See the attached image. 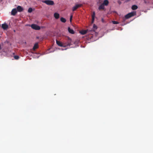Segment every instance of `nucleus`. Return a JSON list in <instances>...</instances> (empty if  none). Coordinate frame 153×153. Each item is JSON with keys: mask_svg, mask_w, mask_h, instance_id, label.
Returning a JSON list of instances; mask_svg holds the SVG:
<instances>
[{"mask_svg": "<svg viewBox=\"0 0 153 153\" xmlns=\"http://www.w3.org/2000/svg\"><path fill=\"white\" fill-rule=\"evenodd\" d=\"M71 39L69 37L68 38V40L66 42H64L63 43L64 44V47H66L68 46H70L71 45Z\"/></svg>", "mask_w": 153, "mask_h": 153, "instance_id": "1", "label": "nucleus"}, {"mask_svg": "<svg viewBox=\"0 0 153 153\" xmlns=\"http://www.w3.org/2000/svg\"><path fill=\"white\" fill-rule=\"evenodd\" d=\"M42 2L48 5H53L54 4L53 1L52 0H45L43 1Z\"/></svg>", "mask_w": 153, "mask_h": 153, "instance_id": "2", "label": "nucleus"}, {"mask_svg": "<svg viewBox=\"0 0 153 153\" xmlns=\"http://www.w3.org/2000/svg\"><path fill=\"white\" fill-rule=\"evenodd\" d=\"M31 27L32 28L35 30H39L40 29V27L39 26L35 24L31 25Z\"/></svg>", "mask_w": 153, "mask_h": 153, "instance_id": "3", "label": "nucleus"}, {"mask_svg": "<svg viewBox=\"0 0 153 153\" xmlns=\"http://www.w3.org/2000/svg\"><path fill=\"white\" fill-rule=\"evenodd\" d=\"M82 6V4H76L73 7L72 10L73 11H74L76 10L77 8L81 7Z\"/></svg>", "mask_w": 153, "mask_h": 153, "instance_id": "4", "label": "nucleus"}, {"mask_svg": "<svg viewBox=\"0 0 153 153\" xmlns=\"http://www.w3.org/2000/svg\"><path fill=\"white\" fill-rule=\"evenodd\" d=\"M134 13L133 12L129 13L125 16V18L126 19H128L133 16H134Z\"/></svg>", "mask_w": 153, "mask_h": 153, "instance_id": "5", "label": "nucleus"}, {"mask_svg": "<svg viewBox=\"0 0 153 153\" xmlns=\"http://www.w3.org/2000/svg\"><path fill=\"white\" fill-rule=\"evenodd\" d=\"M17 11L16 8L13 9L11 12V15L13 16H15L17 13Z\"/></svg>", "mask_w": 153, "mask_h": 153, "instance_id": "6", "label": "nucleus"}, {"mask_svg": "<svg viewBox=\"0 0 153 153\" xmlns=\"http://www.w3.org/2000/svg\"><path fill=\"white\" fill-rule=\"evenodd\" d=\"M17 10L19 12H21L23 10V8L21 6H18L17 7Z\"/></svg>", "mask_w": 153, "mask_h": 153, "instance_id": "7", "label": "nucleus"}, {"mask_svg": "<svg viewBox=\"0 0 153 153\" xmlns=\"http://www.w3.org/2000/svg\"><path fill=\"white\" fill-rule=\"evenodd\" d=\"M1 27L4 30H6L8 28V26L6 24L4 23L1 25Z\"/></svg>", "mask_w": 153, "mask_h": 153, "instance_id": "8", "label": "nucleus"}, {"mask_svg": "<svg viewBox=\"0 0 153 153\" xmlns=\"http://www.w3.org/2000/svg\"><path fill=\"white\" fill-rule=\"evenodd\" d=\"M56 43L58 46L60 47H64V44L63 43L61 42L58 40H56Z\"/></svg>", "mask_w": 153, "mask_h": 153, "instance_id": "9", "label": "nucleus"}, {"mask_svg": "<svg viewBox=\"0 0 153 153\" xmlns=\"http://www.w3.org/2000/svg\"><path fill=\"white\" fill-rule=\"evenodd\" d=\"M95 16V13L94 12H93V14L92 15V23H93L94 20Z\"/></svg>", "mask_w": 153, "mask_h": 153, "instance_id": "10", "label": "nucleus"}, {"mask_svg": "<svg viewBox=\"0 0 153 153\" xmlns=\"http://www.w3.org/2000/svg\"><path fill=\"white\" fill-rule=\"evenodd\" d=\"M38 48V45L37 43H35L33 48V50H35L36 49Z\"/></svg>", "mask_w": 153, "mask_h": 153, "instance_id": "11", "label": "nucleus"}, {"mask_svg": "<svg viewBox=\"0 0 153 153\" xmlns=\"http://www.w3.org/2000/svg\"><path fill=\"white\" fill-rule=\"evenodd\" d=\"M68 30L69 33L71 34H74V30L72 29H71L70 27L68 28Z\"/></svg>", "mask_w": 153, "mask_h": 153, "instance_id": "12", "label": "nucleus"}, {"mask_svg": "<svg viewBox=\"0 0 153 153\" xmlns=\"http://www.w3.org/2000/svg\"><path fill=\"white\" fill-rule=\"evenodd\" d=\"M54 17L56 19H58L59 17V14L57 13H55L54 14Z\"/></svg>", "mask_w": 153, "mask_h": 153, "instance_id": "13", "label": "nucleus"}, {"mask_svg": "<svg viewBox=\"0 0 153 153\" xmlns=\"http://www.w3.org/2000/svg\"><path fill=\"white\" fill-rule=\"evenodd\" d=\"M108 3L109 2L108 0H105L102 4H103L104 5L107 6L108 4Z\"/></svg>", "mask_w": 153, "mask_h": 153, "instance_id": "14", "label": "nucleus"}, {"mask_svg": "<svg viewBox=\"0 0 153 153\" xmlns=\"http://www.w3.org/2000/svg\"><path fill=\"white\" fill-rule=\"evenodd\" d=\"M105 8L104 5L102 4L101 5H100L99 7V9L100 10H103Z\"/></svg>", "mask_w": 153, "mask_h": 153, "instance_id": "15", "label": "nucleus"}, {"mask_svg": "<svg viewBox=\"0 0 153 153\" xmlns=\"http://www.w3.org/2000/svg\"><path fill=\"white\" fill-rule=\"evenodd\" d=\"M88 30H82L80 32V33L82 35H84L86 34Z\"/></svg>", "mask_w": 153, "mask_h": 153, "instance_id": "16", "label": "nucleus"}, {"mask_svg": "<svg viewBox=\"0 0 153 153\" xmlns=\"http://www.w3.org/2000/svg\"><path fill=\"white\" fill-rule=\"evenodd\" d=\"M137 8H138V7H137V6L134 5H133L132 6L131 8L133 10H135L136 9H137Z\"/></svg>", "mask_w": 153, "mask_h": 153, "instance_id": "17", "label": "nucleus"}, {"mask_svg": "<svg viewBox=\"0 0 153 153\" xmlns=\"http://www.w3.org/2000/svg\"><path fill=\"white\" fill-rule=\"evenodd\" d=\"M60 21L62 22L65 23L66 22V20L63 17H61L60 18Z\"/></svg>", "mask_w": 153, "mask_h": 153, "instance_id": "18", "label": "nucleus"}, {"mask_svg": "<svg viewBox=\"0 0 153 153\" xmlns=\"http://www.w3.org/2000/svg\"><path fill=\"white\" fill-rule=\"evenodd\" d=\"M93 28V30L94 31L97 28V26L95 25H94Z\"/></svg>", "mask_w": 153, "mask_h": 153, "instance_id": "19", "label": "nucleus"}, {"mask_svg": "<svg viewBox=\"0 0 153 153\" xmlns=\"http://www.w3.org/2000/svg\"><path fill=\"white\" fill-rule=\"evenodd\" d=\"M14 58L16 59L17 60L19 58V56H14Z\"/></svg>", "mask_w": 153, "mask_h": 153, "instance_id": "20", "label": "nucleus"}, {"mask_svg": "<svg viewBox=\"0 0 153 153\" xmlns=\"http://www.w3.org/2000/svg\"><path fill=\"white\" fill-rule=\"evenodd\" d=\"M112 22L114 24H117L119 23L117 22L114 21H112Z\"/></svg>", "mask_w": 153, "mask_h": 153, "instance_id": "21", "label": "nucleus"}, {"mask_svg": "<svg viewBox=\"0 0 153 153\" xmlns=\"http://www.w3.org/2000/svg\"><path fill=\"white\" fill-rule=\"evenodd\" d=\"M32 11V9L31 8H29L28 10V12L29 13H31Z\"/></svg>", "mask_w": 153, "mask_h": 153, "instance_id": "22", "label": "nucleus"}, {"mask_svg": "<svg viewBox=\"0 0 153 153\" xmlns=\"http://www.w3.org/2000/svg\"><path fill=\"white\" fill-rule=\"evenodd\" d=\"M117 2L119 4H120L121 3V1H120V0L118 1Z\"/></svg>", "mask_w": 153, "mask_h": 153, "instance_id": "23", "label": "nucleus"}, {"mask_svg": "<svg viewBox=\"0 0 153 153\" xmlns=\"http://www.w3.org/2000/svg\"><path fill=\"white\" fill-rule=\"evenodd\" d=\"M72 15H71L70 17V20L71 22V20L72 19Z\"/></svg>", "mask_w": 153, "mask_h": 153, "instance_id": "24", "label": "nucleus"}, {"mask_svg": "<svg viewBox=\"0 0 153 153\" xmlns=\"http://www.w3.org/2000/svg\"><path fill=\"white\" fill-rule=\"evenodd\" d=\"M1 45H0V50H1Z\"/></svg>", "mask_w": 153, "mask_h": 153, "instance_id": "25", "label": "nucleus"}, {"mask_svg": "<svg viewBox=\"0 0 153 153\" xmlns=\"http://www.w3.org/2000/svg\"><path fill=\"white\" fill-rule=\"evenodd\" d=\"M144 2H145V3H146V1H144Z\"/></svg>", "mask_w": 153, "mask_h": 153, "instance_id": "26", "label": "nucleus"}, {"mask_svg": "<svg viewBox=\"0 0 153 153\" xmlns=\"http://www.w3.org/2000/svg\"><path fill=\"white\" fill-rule=\"evenodd\" d=\"M13 31H14V32H16V30H14Z\"/></svg>", "mask_w": 153, "mask_h": 153, "instance_id": "27", "label": "nucleus"}, {"mask_svg": "<svg viewBox=\"0 0 153 153\" xmlns=\"http://www.w3.org/2000/svg\"><path fill=\"white\" fill-rule=\"evenodd\" d=\"M13 54H15V53H13Z\"/></svg>", "mask_w": 153, "mask_h": 153, "instance_id": "28", "label": "nucleus"}, {"mask_svg": "<svg viewBox=\"0 0 153 153\" xmlns=\"http://www.w3.org/2000/svg\"><path fill=\"white\" fill-rule=\"evenodd\" d=\"M2 0H0V1H2Z\"/></svg>", "mask_w": 153, "mask_h": 153, "instance_id": "29", "label": "nucleus"}]
</instances>
